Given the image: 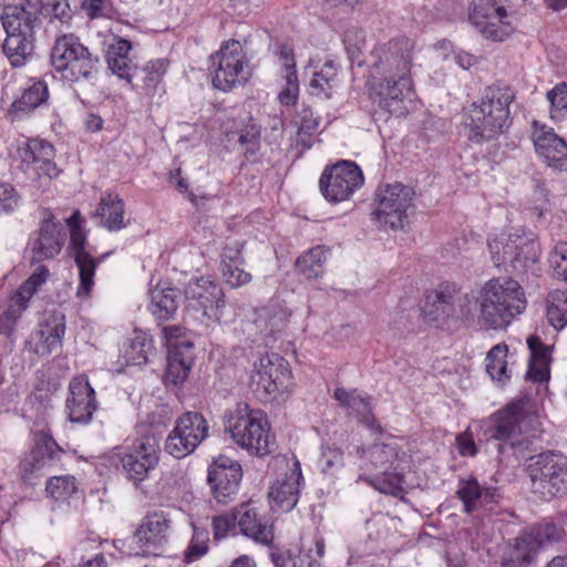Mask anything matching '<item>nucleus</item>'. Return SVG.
<instances>
[{"mask_svg": "<svg viewBox=\"0 0 567 567\" xmlns=\"http://www.w3.org/2000/svg\"><path fill=\"white\" fill-rule=\"evenodd\" d=\"M35 449L40 450L44 464H47V461H59L60 455L63 453V450L58 445L53 437L44 432H39L37 434Z\"/></svg>", "mask_w": 567, "mask_h": 567, "instance_id": "obj_56", "label": "nucleus"}, {"mask_svg": "<svg viewBox=\"0 0 567 567\" xmlns=\"http://www.w3.org/2000/svg\"><path fill=\"white\" fill-rule=\"evenodd\" d=\"M478 322L485 329L506 328L526 308L520 285L514 279H492L482 288L478 297Z\"/></svg>", "mask_w": 567, "mask_h": 567, "instance_id": "obj_5", "label": "nucleus"}, {"mask_svg": "<svg viewBox=\"0 0 567 567\" xmlns=\"http://www.w3.org/2000/svg\"><path fill=\"white\" fill-rule=\"evenodd\" d=\"M40 10L44 9L52 13V16L60 20L62 23H66L72 19V10L68 0H47L40 4Z\"/></svg>", "mask_w": 567, "mask_h": 567, "instance_id": "obj_63", "label": "nucleus"}, {"mask_svg": "<svg viewBox=\"0 0 567 567\" xmlns=\"http://www.w3.org/2000/svg\"><path fill=\"white\" fill-rule=\"evenodd\" d=\"M543 433L539 415L529 399L506 404L493 413L485 423L484 435L498 442L501 456L525 458L536 451L535 443Z\"/></svg>", "mask_w": 567, "mask_h": 567, "instance_id": "obj_1", "label": "nucleus"}, {"mask_svg": "<svg viewBox=\"0 0 567 567\" xmlns=\"http://www.w3.org/2000/svg\"><path fill=\"white\" fill-rule=\"evenodd\" d=\"M359 481L368 483L380 493L398 498H403L405 494L403 488L404 476L398 472H389L385 470L374 475L361 474Z\"/></svg>", "mask_w": 567, "mask_h": 567, "instance_id": "obj_39", "label": "nucleus"}, {"mask_svg": "<svg viewBox=\"0 0 567 567\" xmlns=\"http://www.w3.org/2000/svg\"><path fill=\"white\" fill-rule=\"evenodd\" d=\"M153 351L152 337L145 331L134 330L133 337L123 346V362L126 365L145 364Z\"/></svg>", "mask_w": 567, "mask_h": 567, "instance_id": "obj_38", "label": "nucleus"}, {"mask_svg": "<svg viewBox=\"0 0 567 567\" xmlns=\"http://www.w3.org/2000/svg\"><path fill=\"white\" fill-rule=\"evenodd\" d=\"M533 142L535 150L549 167L567 171V142L559 137L553 128L538 126L534 123Z\"/></svg>", "mask_w": 567, "mask_h": 567, "instance_id": "obj_25", "label": "nucleus"}, {"mask_svg": "<svg viewBox=\"0 0 567 567\" xmlns=\"http://www.w3.org/2000/svg\"><path fill=\"white\" fill-rule=\"evenodd\" d=\"M338 70L333 61L326 62L322 68L315 72L310 81L311 93L318 96L330 99L337 85Z\"/></svg>", "mask_w": 567, "mask_h": 567, "instance_id": "obj_45", "label": "nucleus"}, {"mask_svg": "<svg viewBox=\"0 0 567 567\" xmlns=\"http://www.w3.org/2000/svg\"><path fill=\"white\" fill-rule=\"evenodd\" d=\"M213 86L227 92L245 84L251 73L243 45L237 40H228L209 56Z\"/></svg>", "mask_w": 567, "mask_h": 567, "instance_id": "obj_11", "label": "nucleus"}, {"mask_svg": "<svg viewBox=\"0 0 567 567\" xmlns=\"http://www.w3.org/2000/svg\"><path fill=\"white\" fill-rule=\"evenodd\" d=\"M414 196L413 188L401 183L379 186L375 192L372 219L379 227L402 229L408 218V210L413 207Z\"/></svg>", "mask_w": 567, "mask_h": 567, "instance_id": "obj_12", "label": "nucleus"}, {"mask_svg": "<svg viewBox=\"0 0 567 567\" xmlns=\"http://www.w3.org/2000/svg\"><path fill=\"white\" fill-rule=\"evenodd\" d=\"M290 316L291 312L282 301L272 299L262 308L259 318L265 322L269 333L275 334L287 327Z\"/></svg>", "mask_w": 567, "mask_h": 567, "instance_id": "obj_43", "label": "nucleus"}, {"mask_svg": "<svg viewBox=\"0 0 567 567\" xmlns=\"http://www.w3.org/2000/svg\"><path fill=\"white\" fill-rule=\"evenodd\" d=\"M0 20L6 31L2 51L13 68L22 66L33 55L35 28L40 25V7L24 0L19 4L4 6Z\"/></svg>", "mask_w": 567, "mask_h": 567, "instance_id": "obj_3", "label": "nucleus"}, {"mask_svg": "<svg viewBox=\"0 0 567 567\" xmlns=\"http://www.w3.org/2000/svg\"><path fill=\"white\" fill-rule=\"evenodd\" d=\"M49 276V269L40 266L10 298L7 310L0 316V334L14 341V331L22 312L28 308V302L43 285Z\"/></svg>", "mask_w": 567, "mask_h": 567, "instance_id": "obj_19", "label": "nucleus"}, {"mask_svg": "<svg viewBox=\"0 0 567 567\" xmlns=\"http://www.w3.org/2000/svg\"><path fill=\"white\" fill-rule=\"evenodd\" d=\"M241 478V464L226 455L215 457L208 466L207 482L219 504L227 505L236 498Z\"/></svg>", "mask_w": 567, "mask_h": 567, "instance_id": "obj_18", "label": "nucleus"}, {"mask_svg": "<svg viewBox=\"0 0 567 567\" xmlns=\"http://www.w3.org/2000/svg\"><path fill=\"white\" fill-rule=\"evenodd\" d=\"M240 266L230 265L221 267L223 278L231 288H238L251 281V275L240 268Z\"/></svg>", "mask_w": 567, "mask_h": 567, "instance_id": "obj_59", "label": "nucleus"}, {"mask_svg": "<svg viewBox=\"0 0 567 567\" xmlns=\"http://www.w3.org/2000/svg\"><path fill=\"white\" fill-rule=\"evenodd\" d=\"M542 547V540L530 526L515 538L513 559L519 564H530Z\"/></svg>", "mask_w": 567, "mask_h": 567, "instance_id": "obj_42", "label": "nucleus"}, {"mask_svg": "<svg viewBox=\"0 0 567 567\" xmlns=\"http://www.w3.org/2000/svg\"><path fill=\"white\" fill-rule=\"evenodd\" d=\"M526 472L532 489L544 498L567 493V456L560 452L547 451L529 457Z\"/></svg>", "mask_w": 567, "mask_h": 567, "instance_id": "obj_10", "label": "nucleus"}, {"mask_svg": "<svg viewBox=\"0 0 567 567\" xmlns=\"http://www.w3.org/2000/svg\"><path fill=\"white\" fill-rule=\"evenodd\" d=\"M467 303V296L455 285L442 284L426 297L423 311L430 320L443 321L465 316Z\"/></svg>", "mask_w": 567, "mask_h": 567, "instance_id": "obj_22", "label": "nucleus"}, {"mask_svg": "<svg viewBox=\"0 0 567 567\" xmlns=\"http://www.w3.org/2000/svg\"><path fill=\"white\" fill-rule=\"evenodd\" d=\"M97 409L95 391L84 375L74 377L69 384L65 410L73 423L86 424Z\"/></svg>", "mask_w": 567, "mask_h": 567, "instance_id": "obj_24", "label": "nucleus"}, {"mask_svg": "<svg viewBox=\"0 0 567 567\" xmlns=\"http://www.w3.org/2000/svg\"><path fill=\"white\" fill-rule=\"evenodd\" d=\"M301 480L300 463L296 461L290 474L278 478L270 487L269 498L271 499L272 507L281 512H290L298 503Z\"/></svg>", "mask_w": 567, "mask_h": 567, "instance_id": "obj_27", "label": "nucleus"}, {"mask_svg": "<svg viewBox=\"0 0 567 567\" xmlns=\"http://www.w3.org/2000/svg\"><path fill=\"white\" fill-rule=\"evenodd\" d=\"M64 243L65 230L63 225L55 219L49 208H44L37 237L31 244L32 262L53 259L61 252Z\"/></svg>", "mask_w": 567, "mask_h": 567, "instance_id": "obj_23", "label": "nucleus"}, {"mask_svg": "<svg viewBox=\"0 0 567 567\" xmlns=\"http://www.w3.org/2000/svg\"><path fill=\"white\" fill-rule=\"evenodd\" d=\"M289 379L288 362L277 353H266L254 363L250 386L255 393L267 398L287 389Z\"/></svg>", "mask_w": 567, "mask_h": 567, "instance_id": "obj_17", "label": "nucleus"}, {"mask_svg": "<svg viewBox=\"0 0 567 567\" xmlns=\"http://www.w3.org/2000/svg\"><path fill=\"white\" fill-rule=\"evenodd\" d=\"M66 224L70 229V247L74 251V261L79 268L80 284L76 295L80 298H86L94 286L95 270L109 254L94 258L86 251V234L82 228V218L79 210H75L66 219Z\"/></svg>", "mask_w": 567, "mask_h": 567, "instance_id": "obj_16", "label": "nucleus"}, {"mask_svg": "<svg viewBox=\"0 0 567 567\" xmlns=\"http://www.w3.org/2000/svg\"><path fill=\"white\" fill-rule=\"evenodd\" d=\"M547 319L557 330L567 326V290H555L548 295Z\"/></svg>", "mask_w": 567, "mask_h": 567, "instance_id": "obj_48", "label": "nucleus"}, {"mask_svg": "<svg viewBox=\"0 0 567 567\" xmlns=\"http://www.w3.org/2000/svg\"><path fill=\"white\" fill-rule=\"evenodd\" d=\"M533 528L543 546L563 542L566 537L564 527L553 522L535 524Z\"/></svg>", "mask_w": 567, "mask_h": 567, "instance_id": "obj_53", "label": "nucleus"}, {"mask_svg": "<svg viewBox=\"0 0 567 567\" xmlns=\"http://www.w3.org/2000/svg\"><path fill=\"white\" fill-rule=\"evenodd\" d=\"M229 141L233 138L239 145L243 151L245 157L248 161H252L256 158L257 154L260 151V136L261 130L260 126L255 123L251 118L248 123L244 124L239 130L227 134Z\"/></svg>", "mask_w": 567, "mask_h": 567, "instance_id": "obj_40", "label": "nucleus"}, {"mask_svg": "<svg viewBox=\"0 0 567 567\" xmlns=\"http://www.w3.org/2000/svg\"><path fill=\"white\" fill-rule=\"evenodd\" d=\"M508 347L505 343H498L494 346L486 355V372L489 377L499 382L505 383L511 379V374L507 371L506 355Z\"/></svg>", "mask_w": 567, "mask_h": 567, "instance_id": "obj_46", "label": "nucleus"}, {"mask_svg": "<svg viewBox=\"0 0 567 567\" xmlns=\"http://www.w3.org/2000/svg\"><path fill=\"white\" fill-rule=\"evenodd\" d=\"M131 50V41L116 37L109 44L105 55L107 68L111 72L127 83L132 82L136 73V65L128 55Z\"/></svg>", "mask_w": 567, "mask_h": 567, "instance_id": "obj_29", "label": "nucleus"}, {"mask_svg": "<svg viewBox=\"0 0 567 567\" xmlns=\"http://www.w3.org/2000/svg\"><path fill=\"white\" fill-rule=\"evenodd\" d=\"M370 99L381 111L394 116L408 113L406 99L412 92L411 78L369 81Z\"/></svg>", "mask_w": 567, "mask_h": 567, "instance_id": "obj_20", "label": "nucleus"}, {"mask_svg": "<svg viewBox=\"0 0 567 567\" xmlns=\"http://www.w3.org/2000/svg\"><path fill=\"white\" fill-rule=\"evenodd\" d=\"M514 100L515 93L509 86H487L467 110L464 124L468 140L481 145L506 133L513 122L509 106Z\"/></svg>", "mask_w": 567, "mask_h": 567, "instance_id": "obj_2", "label": "nucleus"}, {"mask_svg": "<svg viewBox=\"0 0 567 567\" xmlns=\"http://www.w3.org/2000/svg\"><path fill=\"white\" fill-rule=\"evenodd\" d=\"M209 532L206 528L193 526V537L185 550V560L193 563L208 551Z\"/></svg>", "mask_w": 567, "mask_h": 567, "instance_id": "obj_51", "label": "nucleus"}, {"mask_svg": "<svg viewBox=\"0 0 567 567\" xmlns=\"http://www.w3.org/2000/svg\"><path fill=\"white\" fill-rule=\"evenodd\" d=\"M194 363V343H185L179 349L167 351L165 383L182 384L188 377Z\"/></svg>", "mask_w": 567, "mask_h": 567, "instance_id": "obj_31", "label": "nucleus"}, {"mask_svg": "<svg viewBox=\"0 0 567 567\" xmlns=\"http://www.w3.org/2000/svg\"><path fill=\"white\" fill-rule=\"evenodd\" d=\"M343 42L351 60L357 61L359 65L363 61L360 60L363 49L365 48V32L362 28L351 27L344 31Z\"/></svg>", "mask_w": 567, "mask_h": 567, "instance_id": "obj_52", "label": "nucleus"}, {"mask_svg": "<svg viewBox=\"0 0 567 567\" xmlns=\"http://www.w3.org/2000/svg\"><path fill=\"white\" fill-rule=\"evenodd\" d=\"M240 532L261 545L270 546L274 540L272 525L255 507L241 504L237 509Z\"/></svg>", "mask_w": 567, "mask_h": 567, "instance_id": "obj_28", "label": "nucleus"}, {"mask_svg": "<svg viewBox=\"0 0 567 567\" xmlns=\"http://www.w3.org/2000/svg\"><path fill=\"white\" fill-rule=\"evenodd\" d=\"M236 520H238L237 509L231 513L217 515L213 518V532L216 539L225 538L228 533L235 528Z\"/></svg>", "mask_w": 567, "mask_h": 567, "instance_id": "obj_60", "label": "nucleus"}, {"mask_svg": "<svg viewBox=\"0 0 567 567\" xmlns=\"http://www.w3.org/2000/svg\"><path fill=\"white\" fill-rule=\"evenodd\" d=\"M27 173L35 176L39 183L38 187L44 189L60 172L52 157H49L48 159L35 162L34 166H31L30 172Z\"/></svg>", "mask_w": 567, "mask_h": 567, "instance_id": "obj_54", "label": "nucleus"}, {"mask_svg": "<svg viewBox=\"0 0 567 567\" xmlns=\"http://www.w3.org/2000/svg\"><path fill=\"white\" fill-rule=\"evenodd\" d=\"M53 156V147L41 141H31L27 144V147L21 151L22 165L24 172H30L31 166H34L35 162L48 159Z\"/></svg>", "mask_w": 567, "mask_h": 567, "instance_id": "obj_50", "label": "nucleus"}, {"mask_svg": "<svg viewBox=\"0 0 567 567\" xmlns=\"http://www.w3.org/2000/svg\"><path fill=\"white\" fill-rule=\"evenodd\" d=\"M530 350V359L526 378L534 382H543L549 378V348L546 347L539 337L530 336L527 339Z\"/></svg>", "mask_w": 567, "mask_h": 567, "instance_id": "obj_36", "label": "nucleus"}, {"mask_svg": "<svg viewBox=\"0 0 567 567\" xmlns=\"http://www.w3.org/2000/svg\"><path fill=\"white\" fill-rule=\"evenodd\" d=\"M171 420L169 409L161 406L150 414L147 424L138 426V437L120 457L130 481L134 483L145 481L158 465L161 434Z\"/></svg>", "mask_w": 567, "mask_h": 567, "instance_id": "obj_4", "label": "nucleus"}, {"mask_svg": "<svg viewBox=\"0 0 567 567\" xmlns=\"http://www.w3.org/2000/svg\"><path fill=\"white\" fill-rule=\"evenodd\" d=\"M488 248L496 267L517 275L535 272L540 248L533 233L515 230L496 235L488 241Z\"/></svg>", "mask_w": 567, "mask_h": 567, "instance_id": "obj_8", "label": "nucleus"}, {"mask_svg": "<svg viewBox=\"0 0 567 567\" xmlns=\"http://www.w3.org/2000/svg\"><path fill=\"white\" fill-rule=\"evenodd\" d=\"M299 127L296 134V147H300L299 156L309 150L313 144V135L316 134L319 121L315 117L313 112L309 107H303L298 113Z\"/></svg>", "mask_w": 567, "mask_h": 567, "instance_id": "obj_44", "label": "nucleus"}, {"mask_svg": "<svg viewBox=\"0 0 567 567\" xmlns=\"http://www.w3.org/2000/svg\"><path fill=\"white\" fill-rule=\"evenodd\" d=\"M549 261L555 276L567 284V241H558L555 245Z\"/></svg>", "mask_w": 567, "mask_h": 567, "instance_id": "obj_57", "label": "nucleus"}, {"mask_svg": "<svg viewBox=\"0 0 567 567\" xmlns=\"http://www.w3.org/2000/svg\"><path fill=\"white\" fill-rule=\"evenodd\" d=\"M547 99L550 103L551 117H557L563 111L567 110V83L556 84L547 92Z\"/></svg>", "mask_w": 567, "mask_h": 567, "instance_id": "obj_58", "label": "nucleus"}, {"mask_svg": "<svg viewBox=\"0 0 567 567\" xmlns=\"http://www.w3.org/2000/svg\"><path fill=\"white\" fill-rule=\"evenodd\" d=\"M20 196L16 188L4 182H0V214L12 213L19 205Z\"/></svg>", "mask_w": 567, "mask_h": 567, "instance_id": "obj_62", "label": "nucleus"}, {"mask_svg": "<svg viewBox=\"0 0 567 567\" xmlns=\"http://www.w3.org/2000/svg\"><path fill=\"white\" fill-rule=\"evenodd\" d=\"M507 18L506 9L495 0H473L471 3L470 22L486 40L503 42L514 32Z\"/></svg>", "mask_w": 567, "mask_h": 567, "instance_id": "obj_15", "label": "nucleus"}, {"mask_svg": "<svg viewBox=\"0 0 567 567\" xmlns=\"http://www.w3.org/2000/svg\"><path fill=\"white\" fill-rule=\"evenodd\" d=\"M413 43L406 38L392 39L375 45L364 63L369 81L411 78Z\"/></svg>", "mask_w": 567, "mask_h": 567, "instance_id": "obj_9", "label": "nucleus"}, {"mask_svg": "<svg viewBox=\"0 0 567 567\" xmlns=\"http://www.w3.org/2000/svg\"><path fill=\"white\" fill-rule=\"evenodd\" d=\"M333 398L343 406L353 410L359 417V421L368 429L377 434L383 432L382 426L379 424L372 413L369 396H362L357 390L347 391L343 388H337Z\"/></svg>", "mask_w": 567, "mask_h": 567, "instance_id": "obj_30", "label": "nucleus"}, {"mask_svg": "<svg viewBox=\"0 0 567 567\" xmlns=\"http://www.w3.org/2000/svg\"><path fill=\"white\" fill-rule=\"evenodd\" d=\"M169 61L167 59H156L148 61L141 70L143 89L147 93L154 92L167 71Z\"/></svg>", "mask_w": 567, "mask_h": 567, "instance_id": "obj_49", "label": "nucleus"}, {"mask_svg": "<svg viewBox=\"0 0 567 567\" xmlns=\"http://www.w3.org/2000/svg\"><path fill=\"white\" fill-rule=\"evenodd\" d=\"M48 96L47 83L37 81L25 87L20 97L13 101L7 111V116L11 121L19 120L43 104L48 100Z\"/></svg>", "mask_w": 567, "mask_h": 567, "instance_id": "obj_32", "label": "nucleus"}, {"mask_svg": "<svg viewBox=\"0 0 567 567\" xmlns=\"http://www.w3.org/2000/svg\"><path fill=\"white\" fill-rule=\"evenodd\" d=\"M79 492V484L73 475L51 477L45 485L48 497L56 502H66Z\"/></svg>", "mask_w": 567, "mask_h": 567, "instance_id": "obj_47", "label": "nucleus"}, {"mask_svg": "<svg viewBox=\"0 0 567 567\" xmlns=\"http://www.w3.org/2000/svg\"><path fill=\"white\" fill-rule=\"evenodd\" d=\"M93 217L100 218V225L110 231L122 229L125 227L123 199L117 194L106 193L101 197Z\"/></svg>", "mask_w": 567, "mask_h": 567, "instance_id": "obj_34", "label": "nucleus"}, {"mask_svg": "<svg viewBox=\"0 0 567 567\" xmlns=\"http://www.w3.org/2000/svg\"><path fill=\"white\" fill-rule=\"evenodd\" d=\"M51 64L70 82L93 83L100 71V59L80 39L72 34L56 38L51 50Z\"/></svg>", "mask_w": 567, "mask_h": 567, "instance_id": "obj_7", "label": "nucleus"}, {"mask_svg": "<svg viewBox=\"0 0 567 567\" xmlns=\"http://www.w3.org/2000/svg\"><path fill=\"white\" fill-rule=\"evenodd\" d=\"M208 423L198 412H185L175 422L167 435L164 450L175 458L192 454L208 436Z\"/></svg>", "mask_w": 567, "mask_h": 567, "instance_id": "obj_14", "label": "nucleus"}, {"mask_svg": "<svg viewBox=\"0 0 567 567\" xmlns=\"http://www.w3.org/2000/svg\"><path fill=\"white\" fill-rule=\"evenodd\" d=\"M44 466L45 464L40 454V450H37L35 446L23 457L19 465L23 481H27L29 475L40 471Z\"/></svg>", "mask_w": 567, "mask_h": 567, "instance_id": "obj_64", "label": "nucleus"}, {"mask_svg": "<svg viewBox=\"0 0 567 567\" xmlns=\"http://www.w3.org/2000/svg\"><path fill=\"white\" fill-rule=\"evenodd\" d=\"M163 337L166 341L167 351L172 349H179L185 343H193L185 338L186 328L179 324L166 326L162 330Z\"/></svg>", "mask_w": 567, "mask_h": 567, "instance_id": "obj_61", "label": "nucleus"}, {"mask_svg": "<svg viewBox=\"0 0 567 567\" xmlns=\"http://www.w3.org/2000/svg\"><path fill=\"white\" fill-rule=\"evenodd\" d=\"M185 298L209 320L219 322L226 307L221 287L209 277L192 279L185 288Z\"/></svg>", "mask_w": 567, "mask_h": 567, "instance_id": "obj_21", "label": "nucleus"}, {"mask_svg": "<svg viewBox=\"0 0 567 567\" xmlns=\"http://www.w3.org/2000/svg\"><path fill=\"white\" fill-rule=\"evenodd\" d=\"M226 431L233 441L250 455L267 456L275 451L276 440L267 415L240 402L227 419Z\"/></svg>", "mask_w": 567, "mask_h": 567, "instance_id": "obj_6", "label": "nucleus"}, {"mask_svg": "<svg viewBox=\"0 0 567 567\" xmlns=\"http://www.w3.org/2000/svg\"><path fill=\"white\" fill-rule=\"evenodd\" d=\"M357 455L361 460L360 468L365 472H382L389 468L398 457L394 446L374 444L369 449L358 447Z\"/></svg>", "mask_w": 567, "mask_h": 567, "instance_id": "obj_33", "label": "nucleus"}, {"mask_svg": "<svg viewBox=\"0 0 567 567\" xmlns=\"http://www.w3.org/2000/svg\"><path fill=\"white\" fill-rule=\"evenodd\" d=\"M363 183V173L354 162L339 161L323 169L319 188L326 200L337 204L348 200Z\"/></svg>", "mask_w": 567, "mask_h": 567, "instance_id": "obj_13", "label": "nucleus"}, {"mask_svg": "<svg viewBox=\"0 0 567 567\" xmlns=\"http://www.w3.org/2000/svg\"><path fill=\"white\" fill-rule=\"evenodd\" d=\"M178 292L175 288L157 285L151 290L150 311L159 322L174 318L178 308Z\"/></svg>", "mask_w": 567, "mask_h": 567, "instance_id": "obj_37", "label": "nucleus"}, {"mask_svg": "<svg viewBox=\"0 0 567 567\" xmlns=\"http://www.w3.org/2000/svg\"><path fill=\"white\" fill-rule=\"evenodd\" d=\"M457 497L463 503L464 512L472 514L492 501L494 491L492 488L482 487L478 481L471 476L461 478L456 491Z\"/></svg>", "mask_w": 567, "mask_h": 567, "instance_id": "obj_35", "label": "nucleus"}, {"mask_svg": "<svg viewBox=\"0 0 567 567\" xmlns=\"http://www.w3.org/2000/svg\"><path fill=\"white\" fill-rule=\"evenodd\" d=\"M65 333L64 323L55 322L53 327L47 326L45 329L40 331L41 340L43 342L42 353H52L61 348L62 338Z\"/></svg>", "mask_w": 567, "mask_h": 567, "instance_id": "obj_55", "label": "nucleus"}, {"mask_svg": "<svg viewBox=\"0 0 567 567\" xmlns=\"http://www.w3.org/2000/svg\"><path fill=\"white\" fill-rule=\"evenodd\" d=\"M171 523L169 515L164 511L147 513L135 532L137 543L145 550L158 548L167 540Z\"/></svg>", "mask_w": 567, "mask_h": 567, "instance_id": "obj_26", "label": "nucleus"}, {"mask_svg": "<svg viewBox=\"0 0 567 567\" xmlns=\"http://www.w3.org/2000/svg\"><path fill=\"white\" fill-rule=\"evenodd\" d=\"M328 250L323 246H317L298 257L296 269L307 279L318 278L323 274Z\"/></svg>", "mask_w": 567, "mask_h": 567, "instance_id": "obj_41", "label": "nucleus"}]
</instances>
